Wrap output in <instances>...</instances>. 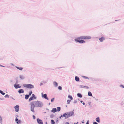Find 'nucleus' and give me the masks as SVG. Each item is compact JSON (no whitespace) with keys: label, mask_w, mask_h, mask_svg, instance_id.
<instances>
[{"label":"nucleus","mask_w":124,"mask_h":124,"mask_svg":"<svg viewBox=\"0 0 124 124\" xmlns=\"http://www.w3.org/2000/svg\"><path fill=\"white\" fill-rule=\"evenodd\" d=\"M77 102V101H74V102L75 103H76Z\"/></svg>","instance_id":"obj_43"},{"label":"nucleus","mask_w":124,"mask_h":124,"mask_svg":"<svg viewBox=\"0 0 124 124\" xmlns=\"http://www.w3.org/2000/svg\"><path fill=\"white\" fill-rule=\"evenodd\" d=\"M54 98H53L51 100V101L52 102H53V101H54Z\"/></svg>","instance_id":"obj_32"},{"label":"nucleus","mask_w":124,"mask_h":124,"mask_svg":"<svg viewBox=\"0 0 124 124\" xmlns=\"http://www.w3.org/2000/svg\"><path fill=\"white\" fill-rule=\"evenodd\" d=\"M2 118L1 116H0V122L1 123H2Z\"/></svg>","instance_id":"obj_28"},{"label":"nucleus","mask_w":124,"mask_h":124,"mask_svg":"<svg viewBox=\"0 0 124 124\" xmlns=\"http://www.w3.org/2000/svg\"><path fill=\"white\" fill-rule=\"evenodd\" d=\"M80 102H81L82 103L83 102V101H80Z\"/></svg>","instance_id":"obj_45"},{"label":"nucleus","mask_w":124,"mask_h":124,"mask_svg":"<svg viewBox=\"0 0 124 124\" xmlns=\"http://www.w3.org/2000/svg\"><path fill=\"white\" fill-rule=\"evenodd\" d=\"M16 68L17 69H19V70H22L23 69V68L22 67H16Z\"/></svg>","instance_id":"obj_20"},{"label":"nucleus","mask_w":124,"mask_h":124,"mask_svg":"<svg viewBox=\"0 0 124 124\" xmlns=\"http://www.w3.org/2000/svg\"><path fill=\"white\" fill-rule=\"evenodd\" d=\"M37 121L38 124H43L42 120L39 118L37 119Z\"/></svg>","instance_id":"obj_7"},{"label":"nucleus","mask_w":124,"mask_h":124,"mask_svg":"<svg viewBox=\"0 0 124 124\" xmlns=\"http://www.w3.org/2000/svg\"><path fill=\"white\" fill-rule=\"evenodd\" d=\"M23 86L28 88H33L34 87L33 85L31 84H24Z\"/></svg>","instance_id":"obj_3"},{"label":"nucleus","mask_w":124,"mask_h":124,"mask_svg":"<svg viewBox=\"0 0 124 124\" xmlns=\"http://www.w3.org/2000/svg\"><path fill=\"white\" fill-rule=\"evenodd\" d=\"M83 105H85V103L84 102H83Z\"/></svg>","instance_id":"obj_44"},{"label":"nucleus","mask_w":124,"mask_h":124,"mask_svg":"<svg viewBox=\"0 0 124 124\" xmlns=\"http://www.w3.org/2000/svg\"><path fill=\"white\" fill-rule=\"evenodd\" d=\"M68 104H69L70 101V100H68L67 101Z\"/></svg>","instance_id":"obj_29"},{"label":"nucleus","mask_w":124,"mask_h":124,"mask_svg":"<svg viewBox=\"0 0 124 124\" xmlns=\"http://www.w3.org/2000/svg\"><path fill=\"white\" fill-rule=\"evenodd\" d=\"M96 121L98 123H99L100 122V120L99 117H97L96 119Z\"/></svg>","instance_id":"obj_16"},{"label":"nucleus","mask_w":124,"mask_h":124,"mask_svg":"<svg viewBox=\"0 0 124 124\" xmlns=\"http://www.w3.org/2000/svg\"><path fill=\"white\" fill-rule=\"evenodd\" d=\"M58 88L59 90H61L62 89V87L61 86H59L58 87Z\"/></svg>","instance_id":"obj_31"},{"label":"nucleus","mask_w":124,"mask_h":124,"mask_svg":"<svg viewBox=\"0 0 124 124\" xmlns=\"http://www.w3.org/2000/svg\"><path fill=\"white\" fill-rule=\"evenodd\" d=\"M86 124H89L88 123V121L87 122Z\"/></svg>","instance_id":"obj_40"},{"label":"nucleus","mask_w":124,"mask_h":124,"mask_svg":"<svg viewBox=\"0 0 124 124\" xmlns=\"http://www.w3.org/2000/svg\"><path fill=\"white\" fill-rule=\"evenodd\" d=\"M120 86L124 88V86L122 85H120Z\"/></svg>","instance_id":"obj_34"},{"label":"nucleus","mask_w":124,"mask_h":124,"mask_svg":"<svg viewBox=\"0 0 124 124\" xmlns=\"http://www.w3.org/2000/svg\"><path fill=\"white\" fill-rule=\"evenodd\" d=\"M75 80L76 81H79V78L78 77L76 76L75 77Z\"/></svg>","instance_id":"obj_14"},{"label":"nucleus","mask_w":124,"mask_h":124,"mask_svg":"<svg viewBox=\"0 0 124 124\" xmlns=\"http://www.w3.org/2000/svg\"><path fill=\"white\" fill-rule=\"evenodd\" d=\"M91 38V37L89 36H82L77 38L75 40L80 43H83L85 42V41L83 39H89Z\"/></svg>","instance_id":"obj_2"},{"label":"nucleus","mask_w":124,"mask_h":124,"mask_svg":"<svg viewBox=\"0 0 124 124\" xmlns=\"http://www.w3.org/2000/svg\"><path fill=\"white\" fill-rule=\"evenodd\" d=\"M20 78H21V79H23V78L22 77V76H20Z\"/></svg>","instance_id":"obj_37"},{"label":"nucleus","mask_w":124,"mask_h":124,"mask_svg":"<svg viewBox=\"0 0 124 124\" xmlns=\"http://www.w3.org/2000/svg\"><path fill=\"white\" fill-rule=\"evenodd\" d=\"M32 97L34 98V99H36V97L35 96L34 94H32Z\"/></svg>","instance_id":"obj_22"},{"label":"nucleus","mask_w":124,"mask_h":124,"mask_svg":"<svg viewBox=\"0 0 124 124\" xmlns=\"http://www.w3.org/2000/svg\"><path fill=\"white\" fill-rule=\"evenodd\" d=\"M57 111H60L61 110V108L60 107H58L57 108Z\"/></svg>","instance_id":"obj_25"},{"label":"nucleus","mask_w":124,"mask_h":124,"mask_svg":"<svg viewBox=\"0 0 124 124\" xmlns=\"http://www.w3.org/2000/svg\"><path fill=\"white\" fill-rule=\"evenodd\" d=\"M88 95L89 96H92V93L90 92H88Z\"/></svg>","instance_id":"obj_23"},{"label":"nucleus","mask_w":124,"mask_h":124,"mask_svg":"<svg viewBox=\"0 0 124 124\" xmlns=\"http://www.w3.org/2000/svg\"><path fill=\"white\" fill-rule=\"evenodd\" d=\"M5 97H8L9 98V96L8 94H6L5 96Z\"/></svg>","instance_id":"obj_33"},{"label":"nucleus","mask_w":124,"mask_h":124,"mask_svg":"<svg viewBox=\"0 0 124 124\" xmlns=\"http://www.w3.org/2000/svg\"><path fill=\"white\" fill-rule=\"evenodd\" d=\"M0 93L3 95H4L5 94V93H3L2 91L1 90H0Z\"/></svg>","instance_id":"obj_26"},{"label":"nucleus","mask_w":124,"mask_h":124,"mask_svg":"<svg viewBox=\"0 0 124 124\" xmlns=\"http://www.w3.org/2000/svg\"><path fill=\"white\" fill-rule=\"evenodd\" d=\"M74 124H78V122H77L76 123H74Z\"/></svg>","instance_id":"obj_41"},{"label":"nucleus","mask_w":124,"mask_h":124,"mask_svg":"<svg viewBox=\"0 0 124 124\" xmlns=\"http://www.w3.org/2000/svg\"><path fill=\"white\" fill-rule=\"evenodd\" d=\"M18 92L19 93H24L23 90L22 89H21L19 90Z\"/></svg>","instance_id":"obj_13"},{"label":"nucleus","mask_w":124,"mask_h":124,"mask_svg":"<svg viewBox=\"0 0 124 124\" xmlns=\"http://www.w3.org/2000/svg\"><path fill=\"white\" fill-rule=\"evenodd\" d=\"M63 115H61V116L60 117V118H61L62 117H63Z\"/></svg>","instance_id":"obj_38"},{"label":"nucleus","mask_w":124,"mask_h":124,"mask_svg":"<svg viewBox=\"0 0 124 124\" xmlns=\"http://www.w3.org/2000/svg\"><path fill=\"white\" fill-rule=\"evenodd\" d=\"M84 77H85L86 78H88V77H85V76H84Z\"/></svg>","instance_id":"obj_42"},{"label":"nucleus","mask_w":124,"mask_h":124,"mask_svg":"<svg viewBox=\"0 0 124 124\" xmlns=\"http://www.w3.org/2000/svg\"><path fill=\"white\" fill-rule=\"evenodd\" d=\"M105 39V38L104 37H102L100 38L99 39L100 41L101 42H102L103 40Z\"/></svg>","instance_id":"obj_9"},{"label":"nucleus","mask_w":124,"mask_h":124,"mask_svg":"<svg viewBox=\"0 0 124 124\" xmlns=\"http://www.w3.org/2000/svg\"><path fill=\"white\" fill-rule=\"evenodd\" d=\"M29 97V95H25V98L26 99H27Z\"/></svg>","instance_id":"obj_21"},{"label":"nucleus","mask_w":124,"mask_h":124,"mask_svg":"<svg viewBox=\"0 0 124 124\" xmlns=\"http://www.w3.org/2000/svg\"><path fill=\"white\" fill-rule=\"evenodd\" d=\"M14 86L15 87L16 89L18 88H20L21 87V86L19 85V84L16 85L15 84L14 85Z\"/></svg>","instance_id":"obj_8"},{"label":"nucleus","mask_w":124,"mask_h":124,"mask_svg":"<svg viewBox=\"0 0 124 124\" xmlns=\"http://www.w3.org/2000/svg\"><path fill=\"white\" fill-rule=\"evenodd\" d=\"M93 124H98L96 122H94L93 123Z\"/></svg>","instance_id":"obj_36"},{"label":"nucleus","mask_w":124,"mask_h":124,"mask_svg":"<svg viewBox=\"0 0 124 124\" xmlns=\"http://www.w3.org/2000/svg\"><path fill=\"white\" fill-rule=\"evenodd\" d=\"M32 93V91L30 92H29V95H31V94Z\"/></svg>","instance_id":"obj_30"},{"label":"nucleus","mask_w":124,"mask_h":124,"mask_svg":"<svg viewBox=\"0 0 124 124\" xmlns=\"http://www.w3.org/2000/svg\"><path fill=\"white\" fill-rule=\"evenodd\" d=\"M80 87L82 88H83L87 89L89 88V87L88 86H85L84 85H80Z\"/></svg>","instance_id":"obj_11"},{"label":"nucleus","mask_w":124,"mask_h":124,"mask_svg":"<svg viewBox=\"0 0 124 124\" xmlns=\"http://www.w3.org/2000/svg\"><path fill=\"white\" fill-rule=\"evenodd\" d=\"M78 96L80 98H81L82 97V94L80 93H78L77 94Z\"/></svg>","instance_id":"obj_18"},{"label":"nucleus","mask_w":124,"mask_h":124,"mask_svg":"<svg viewBox=\"0 0 124 124\" xmlns=\"http://www.w3.org/2000/svg\"><path fill=\"white\" fill-rule=\"evenodd\" d=\"M63 116L65 117V119L67 118V113H64L63 115Z\"/></svg>","instance_id":"obj_15"},{"label":"nucleus","mask_w":124,"mask_h":124,"mask_svg":"<svg viewBox=\"0 0 124 124\" xmlns=\"http://www.w3.org/2000/svg\"><path fill=\"white\" fill-rule=\"evenodd\" d=\"M42 97H44V98L47 100H48V98L47 97V95L46 94H43L42 93Z\"/></svg>","instance_id":"obj_6"},{"label":"nucleus","mask_w":124,"mask_h":124,"mask_svg":"<svg viewBox=\"0 0 124 124\" xmlns=\"http://www.w3.org/2000/svg\"><path fill=\"white\" fill-rule=\"evenodd\" d=\"M34 98L31 97L30 98L29 100V101H31L34 100Z\"/></svg>","instance_id":"obj_17"},{"label":"nucleus","mask_w":124,"mask_h":124,"mask_svg":"<svg viewBox=\"0 0 124 124\" xmlns=\"http://www.w3.org/2000/svg\"><path fill=\"white\" fill-rule=\"evenodd\" d=\"M19 106L18 105H16L14 107V108L15 109V111L16 112H18L19 110Z\"/></svg>","instance_id":"obj_5"},{"label":"nucleus","mask_w":124,"mask_h":124,"mask_svg":"<svg viewBox=\"0 0 124 124\" xmlns=\"http://www.w3.org/2000/svg\"><path fill=\"white\" fill-rule=\"evenodd\" d=\"M65 124H70L68 122H67Z\"/></svg>","instance_id":"obj_39"},{"label":"nucleus","mask_w":124,"mask_h":124,"mask_svg":"<svg viewBox=\"0 0 124 124\" xmlns=\"http://www.w3.org/2000/svg\"><path fill=\"white\" fill-rule=\"evenodd\" d=\"M51 124H54L55 122L53 120H51Z\"/></svg>","instance_id":"obj_24"},{"label":"nucleus","mask_w":124,"mask_h":124,"mask_svg":"<svg viewBox=\"0 0 124 124\" xmlns=\"http://www.w3.org/2000/svg\"><path fill=\"white\" fill-rule=\"evenodd\" d=\"M15 121L17 123L20 124L21 123V121L20 120H18V119L16 118L15 119Z\"/></svg>","instance_id":"obj_12"},{"label":"nucleus","mask_w":124,"mask_h":124,"mask_svg":"<svg viewBox=\"0 0 124 124\" xmlns=\"http://www.w3.org/2000/svg\"><path fill=\"white\" fill-rule=\"evenodd\" d=\"M30 104L31 106V111L33 112H35L34 108L35 107H41L42 105L41 102L38 101H32L30 102Z\"/></svg>","instance_id":"obj_1"},{"label":"nucleus","mask_w":124,"mask_h":124,"mask_svg":"<svg viewBox=\"0 0 124 124\" xmlns=\"http://www.w3.org/2000/svg\"><path fill=\"white\" fill-rule=\"evenodd\" d=\"M51 112H53V113H55L56 112L57 110L56 108H53L52 110H51Z\"/></svg>","instance_id":"obj_10"},{"label":"nucleus","mask_w":124,"mask_h":124,"mask_svg":"<svg viewBox=\"0 0 124 124\" xmlns=\"http://www.w3.org/2000/svg\"><path fill=\"white\" fill-rule=\"evenodd\" d=\"M33 118L34 119H35V117L34 115L33 116Z\"/></svg>","instance_id":"obj_35"},{"label":"nucleus","mask_w":124,"mask_h":124,"mask_svg":"<svg viewBox=\"0 0 124 124\" xmlns=\"http://www.w3.org/2000/svg\"><path fill=\"white\" fill-rule=\"evenodd\" d=\"M68 97L69 98H70L71 100L73 99V98L70 95H69L68 96Z\"/></svg>","instance_id":"obj_27"},{"label":"nucleus","mask_w":124,"mask_h":124,"mask_svg":"<svg viewBox=\"0 0 124 124\" xmlns=\"http://www.w3.org/2000/svg\"><path fill=\"white\" fill-rule=\"evenodd\" d=\"M67 118L71 116L74 115V112L73 111H71L67 113Z\"/></svg>","instance_id":"obj_4"},{"label":"nucleus","mask_w":124,"mask_h":124,"mask_svg":"<svg viewBox=\"0 0 124 124\" xmlns=\"http://www.w3.org/2000/svg\"><path fill=\"white\" fill-rule=\"evenodd\" d=\"M0 66H1V65H0Z\"/></svg>","instance_id":"obj_46"},{"label":"nucleus","mask_w":124,"mask_h":124,"mask_svg":"<svg viewBox=\"0 0 124 124\" xmlns=\"http://www.w3.org/2000/svg\"><path fill=\"white\" fill-rule=\"evenodd\" d=\"M53 84L56 87L58 85V84L56 82H54Z\"/></svg>","instance_id":"obj_19"}]
</instances>
